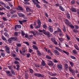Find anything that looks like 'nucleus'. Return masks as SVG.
Here are the masks:
<instances>
[{"instance_id": "f257e3e1", "label": "nucleus", "mask_w": 79, "mask_h": 79, "mask_svg": "<svg viewBox=\"0 0 79 79\" xmlns=\"http://www.w3.org/2000/svg\"><path fill=\"white\" fill-rule=\"evenodd\" d=\"M14 63L15 64H16V66H17V70H19V68H20V65H19V62L18 61H15Z\"/></svg>"}, {"instance_id": "f03ea898", "label": "nucleus", "mask_w": 79, "mask_h": 79, "mask_svg": "<svg viewBox=\"0 0 79 79\" xmlns=\"http://www.w3.org/2000/svg\"><path fill=\"white\" fill-rule=\"evenodd\" d=\"M69 71L72 73V75H74L75 74V73H74V72H75V71L72 69L71 67H69Z\"/></svg>"}, {"instance_id": "7ed1b4c3", "label": "nucleus", "mask_w": 79, "mask_h": 79, "mask_svg": "<svg viewBox=\"0 0 79 79\" xmlns=\"http://www.w3.org/2000/svg\"><path fill=\"white\" fill-rule=\"evenodd\" d=\"M5 48H6L5 51L8 54H10V48L8 47L7 46H5Z\"/></svg>"}, {"instance_id": "20e7f679", "label": "nucleus", "mask_w": 79, "mask_h": 79, "mask_svg": "<svg viewBox=\"0 0 79 79\" xmlns=\"http://www.w3.org/2000/svg\"><path fill=\"white\" fill-rule=\"evenodd\" d=\"M32 2H33L35 5H36V7L38 8H40V6L39 5V4H38V3H37L35 1V0H32Z\"/></svg>"}, {"instance_id": "39448f33", "label": "nucleus", "mask_w": 79, "mask_h": 79, "mask_svg": "<svg viewBox=\"0 0 79 79\" xmlns=\"http://www.w3.org/2000/svg\"><path fill=\"white\" fill-rule=\"evenodd\" d=\"M34 76H36V77H44V75H42L40 73H35L34 74Z\"/></svg>"}, {"instance_id": "423d86ee", "label": "nucleus", "mask_w": 79, "mask_h": 79, "mask_svg": "<svg viewBox=\"0 0 79 79\" xmlns=\"http://www.w3.org/2000/svg\"><path fill=\"white\" fill-rule=\"evenodd\" d=\"M51 42H53V43H54L55 45H57V44H58V43L56 41V40H55V38L52 37L51 39Z\"/></svg>"}, {"instance_id": "0eeeda50", "label": "nucleus", "mask_w": 79, "mask_h": 79, "mask_svg": "<svg viewBox=\"0 0 79 79\" xmlns=\"http://www.w3.org/2000/svg\"><path fill=\"white\" fill-rule=\"evenodd\" d=\"M19 16L21 18H23L25 19H26V16L23 14V13H20L19 14Z\"/></svg>"}, {"instance_id": "6e6552de", "label": "nucleus", "mask_w": 79, "mask_h": 79, "mask_svg": "<svg viewBox=\"0 0 79 79\" xmlns=\"http://www.w3.org/2000/svg\"><path fill=\"white\" fill-rule=\"evenodd\" d=\"M48 30L51 32H53V28L51 26H49L48 27Z\"/></svg>"}, {"instance_id": "1a4fd4ad", "label": "nucleus", "mask_w": 79, "mask_h": 79, "mask_svg": "<svg viewBox=\"0 0 79 79\" xmlns=\"http://www.w3.org/2000/svg\"><path fill=\"white\" fill-rule=\"evenodd\" d=\"M55 55H58L59 56L60 53V52H58V51H57L55 49L54 50V52Z\"/></svg>"}, {"instance_id": "9d476101", "label": "nucleus", "mask_w": 79, "mask_h": 79, "mask_svg": "<svg viewBox=\"0 0 79 79\" xmlns=\"http://www.w3.org/2000/svg\"><path fill=\"white\" fill-rule=\"evenodd\" d=\"M6 73H7V75L8 76H12V74L11 73V72H10V71H6Z\"/></svg>"}, {"instance_id": "9b49d317", "label": "nucleus", "mask_w": 79, "mask_h": 79, "mask_svg": "<svg viewBox=\"0 0 79 79\" xmlns=\"http://www.w3.org/2000/svg\"><path fill=\"white\" fill-rule=\"evenodd\" d=\"M43 34H44L45 35H47L48 37H50V32H45V31H44V32H43Z\"/></svg>"}, {"instance_id": "f8f14e48", "label": "nucleus", "mask_w": 79, "mask_h": 79, "mask_svg": "<svg viewBox=\"0 0 79 79\" xmlns=\"http://www.w3.org/2000/svg\"><path fill=\"white\" fill-rule=\"evenodd\" d=\"M31 32L32 34H33L34 35H37V31H31Z\"/></svg>"}, {"instance_id": "ddd939ff", "label": "nucleus", "mask_w": 79, "mask_h": 79, "mask_svg": "<svg viewBox=\"0 0 79 79\" xmlns=\"http://www.w3.org/2000/svg\"><path fill=\"white\" fill-rule=\"evenodd\" d=\"M71 10L72 12H74V13H76L77 12L76 8L74 7H72L71 8Z\"/></svg>"}, {"instance_id": "4468645a", "label": "nucleus", "mask_w": 79, "mask_h": 79, "mask_svg": "<svg viewBox=\"0 0 79 79\" xmlns=\"http://www.w3.org/2000/svg\"><path fill=\"white\" fill-rule=\"evenodd\" d=\"M17 27L19 28V29H20L21 28V26L20 25H16L15 27V29H17Z\"/></svg>"}, {"instance_id": "2eb2a0df", "label": "nucleus", "mask_w": 79, "mask_h": 79, "mask_svg": "<svg viewBox=\"0 0 79 79\" xmlns=\"http://www.w3.org/2000/svg\"><path fill=\"white\" fill-rule=\"evenodd\" d=\"M10 14H14L15 13H16V10H13V9H11L10 10Z\"/></svg>"}, {"instance_id": "dca6fc26", "label": "nucleus", "mask_w": 79, "mask_h": 79, "mask_svg": "<svg viewBox=\"0 0 79 79\" xmlns=\"http://www.w3.org/2000/svg\"><path fill=\"white\" fill-rule=\"evenodd\" d=\"M57 66L58 69H59V70L62 69V68H63V66L61 64L58 65Z\"/></svg>"}, {"instance_id": "f3484780", "label": "nucleus", "mask_w": 79, "mask_h": 79, "mask_svg": "<svg viewBox=\"0 0 79 79\" xmlns=\"http://www.w3.org/2000/svg\"><path fill=\"white\" fill-rule=\"evenodd\" d=\"M48 64L49 66H53V61L50 60L49 62L48 63Z\"/></svg>"}, {"instance_id": "a211bd4d", "label": "nucleus", "mask_w": 79, "mask_h": 79, "mask_svg": "<svg viewBox=\"0 0 79 79\" xmlns=\"http://www.w3.org/2000/svg\"><path fill=\"white\" fill-rule=\"evenodd\" d=\"M8 42L9 44H11V43H12V42H13V41L12 38L11 37L9 38L8 39Z\"/></svg>"}, {"instance_id": "6ab92c4d", "label": "nucleus", "mask_w": 79, "mask_h": 79, "mask_svg": "<svg viewBox=\"0 0 79 79\" xmlns=\"http://www.w3.org/2000/svg\"><path fill=\"white\" fill-rule=\"evenodd\" d=\"M11 38L13 41H14V42H15V41H17L18 40H17V39H18V38H17V37H12Z\"/></svg>"}, {"instance_id": "aec40b11", "label": "nucleus", "mask_w": 79, "mask_h": 79, "mask_svg": "<svg viewBox=\"0 0 79 79\" xmlns=\"http://www.w3.org/2000/svg\"><path fill=\"white\" fill-rule=\"evenodd\" d=\"M26 72H27V71H25V77L26 79H28V77L29 76V75L28 74H27V73Z\"/></svg>"}, {"instance_id": "412c9836", "label": "nucleus", "mask_w": 79, "mask_h": 79, "mask_svg": "<svg viewBox=\"0 0 79 79\" xmlns=\"http://www.w3.org/2000/svg\"><path fill=\"white\" fill-rule=\"evenodd\" d=\"M65 23L66 24V25H68V24H70L71 23H69V21L68 19H66Z\"/></svg>"}, {"instance_id": "4be33fe9", "label": "nucleus", "mask_w": 79, "mask_h": 79, "mask_svg": "<svg viewBox=\"0 0 79 79\" xmlns=\"http://www.w3.org/2000/svg\"><path fill=\"white\" fill-rule=\"evenodd\" d=\"M68 26L71 27V29H74V26L71 24V23L69 24Z\"/></svg>"}, {"instance_id": "5701e85b", "label": "nucleus", "mask_w": 79, "mask_h": 79, "mask_svg": "<svg viewBox=\"0 0 79 79\" xmlns=\"http://www.w3.org/2000/svg\"><path fill=\"white\" fill-rule=\"evenodd\" d=\"M43 27L44 29H47L48 27L46 25V24L44 23H43Z\"/></svg>"}, {"instance_id": "b1692460", "label": "nucleus", "mask_w": 79, "mask_h": 79, "mask_svg": "<svg viewBox=\"0 0 79 79\" xmlns=\"http://www.w3.org/2000/svg\"><path fill=\"white\" fill-rule=\"evenodd\" d=\"M47 52H48V53H50L51 56L53 55V53H52V52L50 49H48Z\"/></svg>"}, {"instance_id": "393cba45", "label": "nucleus", "mask_w": 79, "mask_h": 79, "mask_svg": "<svg viewBox=\"0 0 79 79\" xmlns=\"http://www.w3.org/2000/svg\"><path fill=\"white\" fill-rule=\"evenodd\" d=\"M74 47L75 48H76V49L77 50H79V47H78V46H77V44H74Z\"/></svg>"}, {"instance_id": "a878e982", "label": "nucleus", "mask_w": 79, "mask_h": 79, "mask_svg": "<svg viewBox=\"0 0 79 79\" xmlns=\"http://www.w3.org/2000/svg\"><path fill=\"white\" fill-rule=\"evenodd\" d=\"M1 38L3 40H4L5 42H7V40H6V39L4 37L3 35H2L1 36Z\"/></svg>"}, {"instance_id": "bb28decb", "label": "nucleus", "mask_w": 79, "mask_h": 79, "mask_svg": "<svg viewBox=\"0 0 79 79\" xmlns=\"http://www.w3.org/2000/svg\"><path fill=\"white\" fill-rule=\"evenodd\" d=\"M32 47L33 48L34 50H39L38 48L35 45L33 46Z\"/></svg>"}, {"instance_id": "cd10ccee", "label": "nucleus", "mask_w": 79, "mask_h": 79, "mask_svg": "<svg viewBox=\"0 0 79 79\" xmlns=\"http://www.w3.org/2000/svg\"><path fill=\"white\" fill-rule=\"evenodd\" d=\"M59 9L61 10V11H64V9L61 6H59Z\"/></svg>"}, {"instance_id": "c85d7f7f", "label": "nucleus", "mask_w": 79, "mask_h": 79, "mask_svg": "<svg viewBox=\"0 0 79 79\" xmlns=\"http://www.w3.org/2000/svg\"><path fill=\"white\" fill-rule=\"evenodd\" d=\"M58 39L59 40H60V42H62L64 41V39L63 38H60V37H58Z\"/></svg>"}, {"instance_id": "c756f323", "label": "nucleus", "mask_w": 79, "mask_h": 79, "mask_svg": "<svg viewBox=\"0 0 79 79\" xmlns=\"http://www.w3.org/2000/svg\"><path fill=\"white\" fill-rule=\"evenodd\" d=\"M50 75L52 76L55 77V76H56L57 75V74H56V73H50Z\"/></svg>"}, {"instance_id": "7c9ffc66", "label": "nucleus", "mask_w": 79, "mask_h": 79, "mask_svg": "<svg viewBox=\"0 0 79 79\" xmlns=\"http://www.w3.org/2000/svg\"><path fill=\"white\" fill-rule=\"evenodd\" d=\"M41 64L43 66H45V61L44 60H42V62L41 63Z\"/></svg>"}, {"instance_id": "2f4dec72", "label": "nucleus", "mask_w": 79, "mask_h": 79, "mask_svg": "<svg viewBox=\"0 0 79 79\" xmlns=\"http://www.w3.org/2000/svg\"><path fill=\"white\" fill-rule=\"evenodd\" d=\"M55 48L56 49V50H58V51H59V52H62V50H61V49L58 47H56Z\"/></svg>"}, {"instance_id": "473e14b6", "label": "nucleus", "mask_w": 79, "mask_h": 79, "mask_svg": "<svg viewBox=\"0 0 79 79\" xmlns=\"http://www.w3.org/2000/svg\"><path fill=\"white\" fill-rule=\"evenodd\" d=\"M55 48L56 49V50H58V51H59V52H62V50H61V49L58 47H56Z\"/></svg>"}, {"instance_id": "72a5a7b5", "label": "nucleus", "mask_w": 79, "mask_h": 79, "mask_svg": "<svg viewBox=\"0 0 79 79\" xmlns=\"http://www.w3.org/2000/svg\"><path fill=\"white\" fill-rule=\"evenodd\" d=\"M55 48L56 49V50H58V51H59V52H62V50H61V49L58 47H56Z\"/></svg>"}, {"instance_id": "f704fd0d", "label": "nucleus", "mask_w": 79, "mask_h": 79, "mask_svg": "<svg viewBox=\"0 0 79 79\" xmlns=\"http://www.w3.org/2000/svg\"><path fill=\"white\" fill-rule=\"evenodd\" d=\"M65 68L66 71H68V64H66L65 65Z\"/></svg>"}, {"instance_id": "c9c22d12", "label": "nucleus", "mask_w": 79, "mask_h": 79, "mask_svg": "<svg viewBox=\"0 0 79 79\" xmlns=\"http://www.w3.org/2000/svg\"><path fill=\"white\" fill-rule=\"evenodd\" d=\"M37 24L38 25H41V22L40 21V20L38 19L37 21Z\"/></svg>"}, {"instance_id": "e433bc0d", "label": "nucleus", "mask_w": 79, "mask_h": 79, "mask_svg": "<svg viewBox=\"0 0 79 79\" xmlns=\"http://www.w3.org/2000/svg\"><path fill=\"white\" fill-rule=\"evenodd\" d=\"M1 55L2 57H5V53L3 52H1Z\"/></svg>"}, {"instance_id": "4c0bfd02", "label": "nucleus", "mask_w": 79, "mask_h": 79, "mask_svg": "<svg viewBox=\"0 0 79 79\" xmlns=\"http://www.w3.org/2000/svg\"><path fill=\"white\" fill-rule=\"evenodd\" d=\"M69 62L70 64L71 65V66H72V67H73V66H74V63L72 61H70Z\"/></svg>"}, {"instance_id": "58836bf2", "label": "nucleus", "mask_w": 79, "mask_h": 79, "mask_svg": "<svg viewBox=\"0 0 79 79\" xmlns=\"http://www.w3.org/2000/svg\"><path fill=\"white\" fill-rule=\"evenodd\" d=\"M66 15L67 16V18H68L69 19H71V17L70 16V15H69V14L68 13H67L66 14Z\"/></svg>"}, {"instance_id": "ea45409f", "label": "nucleus", "mask_w": 79, "mask_h": 79, "mask_svg": "<svg viewBox=\"0 0 79 79\" xmlns=\"http://www.w3.org/2000/svg\"><path fill=\"white\" fill-rule=\"evenodd\" d=\"M4 34L6 37H9V35L6 32H5Z\"/></svg>"}, {"instance_id": "a19ab883", "label": "nucleus", "mask_w": 79, "mask_h": 79, "mask_svg": "<svg viewBox=\"0 0 79 79\" xmlns=\"http://www.w3.org/2000/svg\"><path fill=\"white\" fill-rule=\"evenodd\" d=\"M26 10L28 12V11L29 12H31V9L28 7H27L26 8Z\"/></svg>"}, {"instance_id": "79ce46f5", "label": "nucleus", "mask_w": 79, "mask_h": 79, "mask_svg": "<svg viewBox=\"0 0 79 79\" xmlns=\"http://www.w3.org/2000/svg\"><path fill=\"white\" fill-rule=\"evenodd\" d=\"M18 8L19 10H21V11H23L24 9H23V8L21 7L20 6H18Z\"/></svg>"}, {"instance_id": "37998d69", "label": "nucleus", "mask_w": 79, "mask_h": 79, "mask_svg": "<svg viewBox=\"0 0 79 79\" xmlns=\"http://www.w3.org/2000/svg\"><path fill=\"white\" fill-rule=\"evenodd\" d=\"M63 31L64 32H66V27H65V26H64L63 28Z\"/></svg>"}, {"instance_id": "c03bdc74", "label": "nucleus", "mask_w": 79, "mask_h": 79, "mask_svg": "<svg viewBox=\"0 0 79 79\" xmlns=\"http://www.w3.org/2000/svg\"><path fill=\"white\" fill-rule=\"evenodd\" d=\"M29 71L31 74H32L34 73V70L31 69H30Z\"/></svg>"}, {"instance_id": "a18cd8bd", "label": "nucleus", "mask_w": 79, "mask_h": 79, "mask_svg": "<svg viewBox=\"0 0 79 79\" xmlns=\"http://www.w3.org/2000/svg\"><path fill=\"white\" fill-rule=\"evenodd\" d=\"M73 31L75 33H77L78 32V30L76 29H74Z\"/></svg>"}, {"instance_id": "49530a36", "label": "nucleus", "mask_w": 79, "mask_h": 79, "mask_svg": "<svg viewBox=\"0 0 79 79\" xmlns=\"http://www.w3.org/2000/svg\"><path fill=\"white\" fill-rule=\"evenodd\" d=\"M70 58H71L72 59L76 60V58L74 57V56H72V55L70 56Z\"/></svg>"}, {"instance_id": "de8ad7c7", "label": "nucleus", "mask_w": 79, "mask_h": 79, "mask_svg": "<svg viewBox=\"0 0 79 79\" xmlns=\"http://www.w3.org/2000/svg\"><path fill=\"white\" fill-rule=\"evenodd\" d=\"M59 35L60 37H62L63 36V33H59Z\"/></svg>"}, {"instance_id": "09e8293b", "label": "nucleus", "mask_w": 79, "mask_h": 79, "mask_svg": "<svg viewBox=\"0 0 79 79\" xmlns=\"http://www.w3.org/2000/svg\"><path fill=\"white\" fill-rule=\"evenodd\" d=\"M46 58L47 59H50V60L52 59V58L51 57H50V56H49L48 55H46Z\"/></svg>"}, {"instance_id": "8fccbe9b", "label": "nucleus", "mask_w": 79, "mask_h": 79, "mask_svg": "<svg viewBox=\"0 0 79 79\" xmlns=\"http://www.w3.org/2000/svg\"><path fill=\"white\" fill-rule=\"evenodd\" d=\"M66 37L68 40H70V37H69V35H68V34L66 35Z\"/></svg>"}, {"instance_id": "3c124183", "label": "nucleus", "mask_w": 79, "mask_h": 79, "mask_svg": "<svg viewBox=\"0 0 79 79\" xmlns=\"http://www.w3.org/2000/svg\"><path fill=\"white\" fill-rule=\"evenodd\" d=\"M73 52L74 54H77V51L76 49L73 50Z\"/></svg>"}, {"instance_id": "603ef678", "label": "nucleus", "mask_w": 79, "mask_h": 79, "mask_svg": "<svg viewBox=\"0 0 79 79\" xmlns=\"http://www.w3.org/2000/svg\"><path fill=\"white\" fill-rule=\"evenodd\" d=\"M14 35L15 36V37H17L18 35V33L17 32H15L14 33Z\"/></svg>"}, {"instance_id": "864d4df0", "label": "nucleus", "mask_w": 79, "mask_h": 79, "mask_svg": "<svg viewBox=\"0 0 79 79\" xmlns=\"http://www.w3.org/2000/svg\"><path fill=\"white\" fill-rule=\"evenodd\" d=\"M15 60H16L15 61H21V60H20V59H19L18 58V57H15Z\"/></svg>"}, {"instance_id": "5fc2aeb1", "label": "nucleus", "mask_w": 79, "mask_h": 79, "mask_svg": "<svg viewBox=\"0 0 79 79\" xmlns=\"http://www.w3.org/2000/svg\"><path fill=\"white\" fill-rule=\"evenodd\" d=\"M2 19L3 20H4V21H6L7 20V19L5 17H2Z\"/></svg>"}, {"instance_id": "6e6d98bb", "label": "nucleus", "mask_w": 79, "mask_h": 79, "mask_svg": "<svg viewBox=\"0 0 79 79\" xmlns=\"http://www.w3.org/2000/svg\"><path fill=\"white\" fill-rule=\"evenodd\" d=\"M39 32H43L44 33V32H45V30L44 29H43V30H39Z\"/></svg>"}, {"instance_id": "4d7b16f0", "label": "nucleus", "mask_w": 79, "mask_h": 79, "mask_svg": "<svg viewBox=\"0 0 79 79\" xmlns=\"http://www.w3.org/2000/svg\"><path fill=\"white\" fill-rule=\"evenodd\" d=\"M23 43H24V44H26L27 45H30V44H29V43L27 42H24Z\"/></svg>"}, {"instance_id": "13d9d810", "label": "nucleus", "mask_w": 79, "mask_h": 79, "mask_svg": "<svg viewBox=\"0 0 79 79\" xmlns=\"http://www.w3.org/2000/svg\"><path fill=\"white\" fill-rule=\"evenodd\" d=\"M4 7H6V8L8 9V10H10V7L9 6H6H6H5Z\"/></svg>"}, {"instance_id": "bf43d9fd", "label": "nucleus", "mask_w": 79, "mask_h": 79, "mask_svg": "<svg viewBox=\"0 0 79 79\" xmlns=\"http://www.w3.org/2000/svg\"><path fill=\"white\" fill-rule=\"evenodd\" d=\"M30 55H31V54L29 53H28L27 54V57L29 58L30 57Z\"/></svg>"}, {"instance_id": "052dcab7", "label": "nucleus", "mask_w": 79, "mask_h": 79, "mask_svg": "<svg viewBox=\"0 0 79 79\" xmlns=\"http://www.w3.org/2000/svg\"><path fill=\"white\" fill-rule=\"evenodd\" d=\"M63 52H64V53H65L67 55H69V53L68 52H66V51H65L64 50H63Z\"/></svg>"}, {"instance_id": "680f3d73", "label": "nucleus", "mask_w": 79, "mask_h": 79, "mask_svg": "<svg viewBox=\"0 0 79 79\" xmlns=\"http://www.w3.org/2000/svg\"><path fill=\"white\" fill-rule=\"evenodd\" d=\"M75 29H79V26L78 25L75 26Z\"/></svg>"}, {"instance_id": "e2e57ef3", "label": "nucleus", "mask_w": 79, "mask_h": 79, "mask_svg": "<svg viewBox=\"0 0 79 79\" xmlns=\"http://www.w3.org/2000/svg\"><path fill=\"white\" fill-rule=\"evenodd\" d=\"M40 26H41V25H38L37 26L36 25V27H35V29L40 28Z\"/></svg>"}, {"instance_id": "0e129e2a", "label": "nucleus", "mask_w": 79, "mask_h": 79, "mask_svg": "<svg viewBox=\"0 0 79 79\" xmlns=\"http://www.w3.org/2000/svg\"><path fill=\"white\" fill-rule=\"evenodd\" d=\"M0 4H1V5H4V7L5 6H6V4L2 2H0Z\"/></svg>"}, {"instance_id": "69168bd1", "label": "nucleus", "mask_w": 79, "mask_h": 79, "mask_svg": "<svg viewBox=\"0 0 79 79\" xmlns=\"http://www.w3.org/2000/svg\"><path fill=\"white\" fill-rule=\"evenodd\" d=\"M21 35L22 36H24V35H25V33H24V32L23 31H22L21 32Z\"/></svg>"}, {"instance_id": "338daca9", "label": "nucleus", "mask_w": 79, "mask_h": 79, "mask_svg": "<svg viewBox=\"0 0 79 79\" xmlns=\"http://www.w3.org/2000/svg\"><path fill=\"white\" fill-rule=\"evenodd\" d=\"M30 27L31 29H34V27L32 26V24H31L30 25Z\"/></svg>"}, {"instance_id": "774afa93", "label": "nucleus", "mask_w": 79, "mask_h": 79, "mask_svg": "<svg viewBox=\"0 0 79 79\" xmlns=\"http://www.w3.org/2000/svg\"><path fill=\"white\" fill-rule=\"evenodd\" d=\"M53 61L54 63H57L58 62V61H57V60H56L55 59H54L53 60Z\"/></svg>"}]
</instances>
